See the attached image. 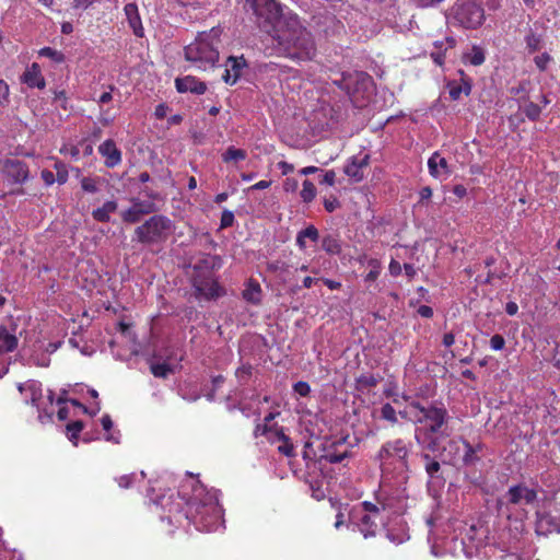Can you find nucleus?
I'll return each instance as SVG.
<instances>
[{
	"label": "nucleus",
	"instance_id": "nucleus-41",
	"mask_svg": "<svg viewBox=\"0 0 560 560\" xmlns=\"http://www.w3.org/2000/svg\"><path fill=\"white\" fill-rule=\"evenodd\" d=\"M39 55L52 59L56 62H62L65 57L61 52L51 47H44L39 50Z\"/></svg>",
	"mask_w": 560,
	"mask_h": 560
},
{
	"label": "nucleus",
	"instance_id": "nucleus-64",
	"mask_svg": "<svg viewBox=\"0 0 560 560\" xmlns=\"http://www.w3.org/2000/svg\"><path fill=\"white\" fill-rule=\"evenodd\" d=\"M518 311V306L515 302H508L506 305H505V312L510 315V316H513L517 313Z\"/></svg>",
	"mask_w": 560,
	"mask_h": 560
},
{
	"label": "nucleus",
	"instance_id": "nucleus-52",
	"mask_svg": "<svg viewBox=\"0 0 560 560\" xmlns=\"http://www.w3.org/2000/svg\"><path fill=\"white\" fill-rule=\"evenodd\" d=\"M9 96V85L0 80V106H3L8 102Z\"/></svg>",
	"mask_w": 560,
	"mask_h": 560
},
{
	"label": "nucleus",
	"instance_id": "nucleus-13",
	"mask_svg": "<svg viewBox=\"0 0 560 560\" xmlns=\"http://www.w3.org/2000/svg\"><path fill=\"white\" fill-rule=\"evenodd\" d=\"M247 66V62L243 56L241 57H229L225 62V71L222 75L223 81L226 84H235L240 79L243 69Z\"/></svg>",
	"mask_w": 560,
	"mask_h": 560
},
{
	"label": "nucleus",
	"instance_id": "nucleus-59",
	"mask_svg": "<svg viewBox=\"0 0 560 560\" xmlns=\"http://www.w3.org/2000/svg\"><path fill=\"white\" fill-rule=\"evenodd\" d=\"M42 178L43 180L47 184V185H51L55 183V175L52 172L48 171V170H44L42 172Z\"/></svg>",
	"mask_w": 560,
	"mask_h": 560
},
{
	"label": "nucleus",
	"instance_id": "nucleus-12",
	"mask_svg": "<svg viewBox=\"0 0 560 560\" xmlns=\"http://www.w3.org/2000/svg\"><path fill=\"white\" fill-rule=\"evenodd\" d=\"M18 389L21 394L24 395V399L26 404H31L35 406L39 412L38 419L43 422L44 417L40 412V408L38 406V401L43 396L42 384L38 381L30 380L25 383H20L18 385Z\"/></svg>",
	"mask_w": 560,
	"mask_h": 560
},
{
	"label": "nucleus",
	"instance_id": "nucleus-34",
	"mask_svg": "<svg viewBox=\"0 0 560 560\" xmlns=\"http://www.w3.org/2000/svg\"><path fill=\"white\" fill-rule=\"evenodd\" d=\"M463 443L465 446L463 462L467 466L474 465L477 460H479V457L476 455V448L465 440L463 441Z\"/></svg>",
	"mask_w": 560,
	"mask_h": 560
},
{
	"label": "nucleus",
	"instance_id": "nucleus-55",
	"mask_svg": "<svg viewBox=\"0 0 560 560\" xmlns=\"http://www.w3.org/2000/svg\"><path fill=\"white\" fill-rule=\"evenodd\" d=\"M388 269H389V273L392 276L396 277V276L400 275L402 267L397 260L393 259L389 264Z\"/></svg>",
	"mask_w": 560,
	"mask_h": 560
},
{
	"label": "nucleus",
	"instance_id": "nucleus-50",
	"mask_svg": "<svg viewBox=\"0 0 560 560\" xmlns=\"http://www.w3.org/2000/svg\"><path fill=\"white\" fill-rule=\"evenodd\" d=\"M505 340L501 335H494L490 339V347L493 350H502L504 348Z\"/></svg>",
	"mask_w": 560,
	"mask_h": 560
},
{
	"label": "nucleus",
	"instance_id": "nucleus-62",
	"mask_svg": "<svg viewBox=\"0 0 560 560\" xmlns=\"http://www.w3.org/2000/svg\"><path fill=\"white\" fill-rule=\"evenodd\" d=\"M455 342V337L452 332H447L443 336V340H442V343L446 347V348H450L454 345Z\"/></svg>",
	"mask_w": 560,
	"mask_h": 560
},
{
	"label": "nucleus",
	"instance_id": "nucleus-11",
	"mask_svg": "<svg viewBox=\"0 0 560 560\" xmlns=\"http://www.w3.org/2000/svg\"><path fill=\"white\" fill-rule=\"evenodd\" d=\"M505 498L508 504L533 505L537 500V491L524 483H518L509 488Z\"/></svg>",
	"mask_w": 560,
	"mask_h": 560
},
{
	"label": "nucleus",
	"instance_id": "nucleus-25",
	"mask_svg": "<svg viewBox=\"0 0 560 560\" xmlns=\"http://www.w3.org/2000/svg\"><path fill=\"white\" fill-rule=\"evenodd\" d=\"M243 298L252 304H259L261 301L260 284L254 280H249L243 291Z\"/></svg>",
	"mask_w": 560,
	"mask_h": 560
},
{
	"label": "nucleus",
	"instance_id": "nucleus-6",
	"mask_svg": "<svg viewBox=\"0 0 560 560\" xmlns=\"http://www.w3.org/2000/svg\"><path fill=\"white\" fill-rule=\"evenodd\" d=\"M189 513L194 524L205 532L215 530L222 516V510L214 495H209L206 501H201L195 494Z\"/></svg>",
	"mask_w": 560,
	"mask_h": 560
},
{
	"label": "nucleus",
	"instance_id": "nucleus-36",
	"mask_svg": "<svg viewBox=\"0 0 560 560\" xmlns=\"http://www.w3.org/2000/svg\"><path fill=\"white\" fill-rule=\"evenodd\" d=\"M142 215L143 210H137L133 205L121 213L122 220L128 223L139 222Z\"/></svg>",
	"mask_w": 560,
	"mask_h": 560
},
{
	"label": "nucleus",
	"instance_id": "nucleus-46",
	"mask_svg": "<svg viewBox=\"0 0 560 560\" xmlns=\"http://www.w3.org/2000/svg\"><path fill=\"white\" fill-rule=\"evenodd\" d=\"M448 93L453 101L460 98L463 93V85L460 83L452 82L448 84Z\"/></svg>",
	"mask_w": 560,
	"mask_h": 560
},
{
	"label": "nucleus",
	"instance_id": "nucleus-9",
	"mask_svg": "<svg viewBox=\"0 0 560 560\" xmlns=\"http://www.w3.org/2000/svg\"><path fill=\"white\" fill-rule=\"evenodd\" d=\"M3 180L9 185H21L28 179L27 165L18 159H7L2 165Z\"/></svg>",
	"mask_w": 560,
	"mask_h": 560
},
{
	"label": "nucleus",
	"instance_id": "nucleus-23",
	"mask_svg": "<svg viewBox=\"0 0 560 560\" xmlns=\"http://www.w3.org/2000/svg\"><path fill=\"white\" fill-rule=\"evenodd\" d=\"M354 81L357 88L353 91V102H355L358 106H363L362 103H359L355 94L359 92V89H362L366 94H371L373 90V80L368 73L358 72L354 77Z\"/></svg>",
	"mask_w": 560,
	"mask_h": 560
},
{
	"label": "nucleus",
	"instance_id": "nucleus-45",
	"mask_svg": "<svg viewBox=\"0 0 560 560\" xmlns=\"http://www.w3.org/2000/svg\"><path fill=\"white\" fill-rule=\"evenodd\" d=\"M132 205L136 207L137 210H143V215L154 212L155 210L154 203L151 201L133 200Z\"/></svg>",
	"mask_w": 560,
	"mask_h": 560
},
{
	"label": "nucleus",
	"instance_id": "nucleus-4",
	"mask_svg": "<svg viewBox=\"0 0 560 560\" xmlns=\"http://www.w3.org/2000/svg\"><path fill=\"white\" fill-rule=\"evenodd\" d=\"M218 33L212 28L209 33H201L195 42L184 49L185 58L201 70L212 68L219 60Z\"/></svg>",
	"mask_w": 560,
	"mask_h": 560
},
{
	"label": "nucleus",
	"instance_id": "nucleus-40",
	"mask_svg": "<svg viewBox=\"0 0 560 560\" xmlns=\"http://www.w3.org/2000/svg\"><path fill=\"white\" fill-rule=\"evenodd\" d=\"M281 444L278 446V452L288 456L292 457L294 456V447L290 440V438L285 434V440H281Z\"/></svg>",
	"mask_w": 560,
	"mask_h": 560
},
{
	"label": "nucleus",
	"instance_id": "nucleus-17",
	"mask_svg": "<svg viewBox=\"0 0 560 560\" xmlns=\"http://www.w3.org/2000/svg\"><path fill=\"white\" fill-rule=\"evenodd\" d=\"M98 152L105 158L107 167H115L121 162V152L112 139L105 140L100 147Z\"/></svg>",
	"mask_w": 560,
	"mask_h": 560
},
{
	"label": "nucleus",
	"instance_id": "nucleus-31",
	"mask_svg": "<svg viewBox=\"0 0 560 560\" xmlns=\"http://www.w3.org/2000/svg\"><path fill=\"white\" fill-rule=\"evenodd\" d=\"M464 59L472 66H480L485 62L483 50L477 46H474L471 51L464 56Z\"/></svg>",
	"mask_w": 560,
	"mask_h": 560
},
{
	"label": "nucleus",
	"instance_id": "nucleus-3",
	"mask_svg": "<svg viewBox=\"0 0 560 560\" xmlns=\"http://www.w3.org/2000/svg\"><path fill=\"white\" fill-rule=\"evenodd\" d=\"M287 55L291 59L311 60L315 56V44L311 33L295 18H290L280 36Z\"/></svg>",
	"mask_w": 560,
	"mask_h": 560
},
{
	"label": "nucleus",
	"instance_id": "nucleus-47",
	"mask_svg": "<svg viewBox=\"0 0 560 560\" xmlns=\"http://www.w3.org/2000/svg\"><path fill=\"white\" fill-rule=\"evenodd\" d=\"M340 201L335 196H330L329 198L324 199V208L327 212L331 213L340 208Z\"/></svg>",
	"mask_w": 560,
	"mask_h": 560
},
{
	"label": "nucleus",
	"instance_id": "nucleus-22",
	"mask_svg": "<svg viewBox=\"0 0 560 560\" xmlns=\"http://www.w3.org/2000/svg\"><path fill=\"white\" fill-rule=\"evenodd\" d=\"M10 332L5 326H0V352H12L18 347V338L15 336V327Z\"/></svg>",
	"mask_w": 560,
	"mask_h": 560
},
{
	"label": "nucleus",
	"instance_id": "nucleus-49",
	"mask_svg": "<svg viewBox=\"0 0 560 560\" xmlns=\"http://www.w3.org/2000/svg\"><path fill=\"white\" fill-rule=\"evenodd\" d=\"M293 389L296 394H299L302 397H305L310 394L311 387L306 382L300 381L294 384Z\"/></svg>",
	"mask_w": 560,
	"mask_h": 560
},
{
	"label": "nucleus",
	"instance_id": "nucleus-43",
	"mask_svg": "<svg viewBox=\"0 0 560 560\" xmlns=\"http://www.w3.org/2000/svg\"><path fill=\"white\" fill-rule=\"evenodd\" d=\"M369 265L372 267V269L370 270V272L366 275L365 277V280L366 281H374L377 279V277L380 276V272H381V265H380V261L377 259H371L369 261Z\"/></svg>",
	"mask_w": 560,
	"mask_h": 560
},
{
	"label": "nucleus",
	"instance_id": "nucleus-54",
	"mask_svg": "<svg viewBox=\"0 0 560 560\" xmlns=\"http://www.w3.org/2000/svg\"><path fill=\"white\" fill-rule=\"evenodd\" d=\"M133 477L135 475L131 474V475H124L121 477L118 478V485L119 487L121 488H129L133 481Z\"/></svg>",
	"mask_w": 560,
	"mask_h": 560
},
{
	"label": "nucleus",
	"instance_id": "nucleus-14",
	"mask_svg": "<svg viewBox=\"0 0 560 560\" xmlns=\"http://www.w3.org/2000/svg\"><path fill=\"white\" fill-rule=\"evenodd\" d=\"M428 168L431 176L440 179L446 178L452 172L446 159L441 156L439 152H434L429 158Z\"/></svg>",
	"mask_w": 560,
	"mask_h": 560
},
{
	"label": "nucleus",
	"instance_id": "nucleus-21",
	"mask_svg": "<svg viewBox=\"0 0 560 560\" xmlns=\"http://www.w3.org/2000/svg\"><path fill=\"white\" fill-rule=\"evenodd\" d=\"M124 11L135 35L141 37L143 35V27L141 25V19L138 13L137 5L135 3H127Z\"/></svg>",
	"mask_w": 560,
	"mask_h": 560
},
{
	"label": "nucleus",
	"instance_id": "nucleus-42",
	"mask_svg": "<svg viewBox=\"0 0 560 560\" xmlns=\"http://www.w3.org/2000/svg\"><path fill=\"white\" fill-rule=\"evenodd\" d=\"M299 234L303 237V238H308L311 240L312 242H317L318 238H319V233H318V230L314 226V225H308L307 228H305L304 230H301L299 232Z\"/></svg>",
	"mask_w": 560,
	"mask_h": 560
},
{
	"label": "nucleus",
	"instance_id": "nucleus-39",
	"mask_svg": "<svg viewBox=\"0 0 560 560\" xmlns=\"http://www.w3.org/2000/svg\"><path fill=\"white\" fill-rule=\"evenodd\" d=\"M381 417L392 423L397 422V413L390 404H385L381 408Z\"/></svg>",
	"mask_w": 560,
	"mask_h": 560
},
{
	"label": "nucleus",
	"instance_id": "nucleus-33",
	"mask_svg": "<svg viewBox=\"0 0 560 560\" xmlns=\"http://www.w3.org/2000/svg\"><path fill=\"white\" fill-rule=\"evenodd\" d=\"M348 456L349 452L347 450H345L343 452L326 450L325 454L322 455V458H324L328 463L336 464L342 462Z\"/></svg>",
	"mask_w": 560,
	"mask_h": 560
},
{
	"label": "nucleus",
	"instance_id": "nucleus-56",
	"mask_svg": "<svg viewBox=\"0 0 560 560\" xmlns=\"http://www.w3.org/2000/svg\"><path fill=\"white\" fill-rule=\"evenodd\" d=\"M418 314L421 316V317H424V318H430L433 316V310L432 307L428 306V305H421L419 306V308L417 310Z\"/></svg>",
	"mask_w": 560,
	"mask_h": 560
},
{
	"label": "nucleus",
	"instance_id": "nucleus-60",
	"mask_svg": "<svg viewBox=\"0 0 560 560\" xmlns=\"http://www.w3.org/2000/svg\"><path fill=\"white\" fill-rule=\"evenodd\" d=\"M268 428L269 425L268 424H260L258 423L254 430V436L255 438H258L259 435H265L266 436V433L268 431Z\"/></svg>",
	"mask_w": 560,
	"mask_h": 560
},
{
	"label": "nucleus",
	"instance_id": "nucleus-26",
	"mask_svg": "<svg viewBox=\"0 0 560 560\" xmlns=\"http://www.w3.org/2000/svg\"><path fill=\"white\" fill-rule=\"evenodd\" d=\"M421 458L425 462L424 470L430 480H434L440 478L441 464L435 458H433L430 454L423 453L421 454Z\"/></svg>",
	"mask_w": 560,
	"mask_h": 560
},
{
	"label": "nucleus",
	"instance_id": "nucleus-16",
	"mask_svg": "<svg viewBox=\"0 0 560 560\" xmlns=\"http://www.w3.org/2000/svg\"><path fill=\"white\" fill-rule=\"evenodd\" d=\"M370 156H353L345 166V173L354 182H360L364 177V168L369 165Z\"/></svg>",
	"mask_w": 560,
	"mask_h": 560
},
{
	"label": "nucleus",
	"instance_id": "nucleus-61",
	"mask_svg": "<svg viewBox=\"0 0 560 560\" xmlns=\"http://www.w3.org/2000/svg\"><path fill=\"white\" fill-rule=\"evenodd\" d=\"M101 422L105 431H109L113 428V421L109 415H104L101 419Z\"/></svg>",
	"mask_w": 560,
	"mask_h": 560
},
{
	"label": "nucleus",
	"instance_id": "nucleus-53",
	"mask_svg": "<svg viewBox=\"0 0 560 560\" xmlns=\"http://www.w3.org/2000/svg\"><path fill=\"white\" fill-rule=\"evenodd\" d=\"M322 184H326L328 186H334L335 183H336V173L335 171L330 170V171H327L324 176H323V179L320 182Z\"/></svg>",
	"mask_w": 560,
	"mask_h": 560
},
{
	"label": "nucleus",
	"instance_id": "nucleus-5",
	"mask_svg": "<svg viewBox=\"0 0 560 560\" xmlns=\"http://www.w3.org/2000/svg\"><path fill=\"white\" fill-rule=\"evenodd\" d=\"M173 230V222L167 217L154 214L137 226L133 241L143 245H156L165 242Z\"/></svg>",
	"mask_w": 560,
	"mask_h": 560
},
{
	"label": "nucleus",
	"instance_id": "nucleus-10",
	"mask_svg": "<svg viewBox=\"0 0 560 560\" xmlns=\"http://www.w3.org/2000/svg\"><path fill=\"white\" fill-rule=\"evenodd\" d=\"M192 287L198 299L214 300L225 294L224 289L211 277H194Z\"/></svg>",
	"mask_w": 560,
	"mask_h": 560
},
{
	"label": "nucleus",
	"instance_id": "nucleus-57",
	"mask_svg": "<svg viewBox=\"0 0 560 560\" xmlns=\"http://www.w3.org/2000/svg\"><path fill=\"white\" fill-rule=\"evenodd\" d=\"M279 170H281V173L283 175H288L293 172L294 166L285 161H281L278 163Z\"/></svg>",
	"mask_w": 560,
	"mask_h": 560
},
{
	"label": "nucleus",
	"instance_id": "nucleus-8",
	"mask_svg": "<svg viewBox=\"0 0 560 560\" xmlns=\"http://www.w3.org/2000/svg\"><path fill=\"white\" fill-rule=\"evenodd\" d=\"M246 11H252L259 26L273 24L282 13L281 5L276 0H246Z\"/></svg>",
	"mask_w": 560,
	"mask_h": 560
},
{
	"label": "nucleus",
	"instance_id": "nucleus-2",
	"mask_svg": "<svg viewBox=\"0 0 560 560\" xmlns=\"http://www.w3.org/2000/svg\"><path fill=\"white\" fill-rule=\"evenodd\" d=\"M411 446V443L404 439L387 441L381 446L377 458L384 481L393 480L397 486L407 482L409 478L408 456Z\"/></svg>",
	"mask_w": 560,
	"mask_h": 560
},
{
	"label": "nucleus",
	"instance_id": "nucleus-27",
	"mask_svg": "<svg viewBox=\"0 0 560 560\" xmlns=\"http://www.w3.org/2000/svg\"><path fill=\"white\" fill-rule=\"evenodd\" d=\"M322 248L330 255H338L341 253V242L335 235H326L322 240Z\"/></svg>",
	"mask_w": 560,
	"mask_h": 560
},
{
	"label": "nucleus",
	"instance_id": "nucleus-15",
	"mask_svg": "<svg viewBox=\"0 0 560 560\" xmlns=\"http://www.w3.org/2000/svg\"><path fill=\"white\" fill-rule=\"evenodd\" d=\"M175 86L179 93L190 92L197 95L203 94L207 90V85L205 82L199 81L198 79L191 75L177 78L175 80Z\"/></svg>",
	"mask_w": 560,
	"mask_h": 560
},
{
	"label": "nucleus",
	"instance_id": "nucleus-44",
	"mask_svg": "<svg viewBox=\"0 0 560 560\" xmlns=\"http://www.w3.org/2000/svg\"><path fill=\"white\" fill-rule=\"evenodd\" d=\"M81 187L84 191L94 194L98 190L96 180L91 177H83L81 179Z\"/></svg>",
	"mask_w": 560,
	"mask_h": 560
},
{
	"label": "nucleus",
	"instance_id": "nucleus-58",
	"mask_svg": "<svg viewBox=\"0 0 560 560\" xmlns=\"http://www.w3.org/2000/svg\"><path fill=\"white\" fill-rule=\"evenodd\" d=\"M54 101L60 103V106L66 109L67 97H66V92L65 91H57V92H55Z\"/></svg>",
	"mask_w": 560,
	"mask_h": 560
},
{
	"label": "nucleus",
	"instance_id": "nucleus-30",
	"mask_svg": "<svg viewBox=\"0 0 560 560\" xmlns=\"http://www.w3.org/2000/svg\"><path fill=\"white\" fill-rule=\"evenodd\" d=\"M247 156V153L245 150L236 149L234 147H229L224 154L222 155V159L224 162H231V161H243Z\"/></svg>",
	"mask_w": 560,
	"mask_h": 560
},
{
	"label": "nucleus",
	"instance_id": "nucleus-37",
	"mask_svg": "<svg viewBox=\"0 0 560 560\" xmlns=\"http://www.w3.org/2000/svg\"><path fill=\"white\" fill-rule=\"evenodd\" d=\"M151 372L155 377L165 378L172 372V369L166 363H155L151 365Z\"/></svg>",
	"mask_w": 560,
	"mask_h": 560
},
{
	"label": "nucleus",
	"instance_id": "nucleus-63",
	"mask_svg": "<svg viewBox=\"0 0 560 560\" xmlns=\"http://www.w3.org/2000/svg\"><path fill=\"white\" fill-rule=\"evenodd\" d=\"M431 58L439 66H442L444 63V54L441 51H432Z\"/></svg>",
	"mask_w": 560,
	"mask_h": 560
},
{
	"label": "nucleus",
	"instance_id": "nucleus-38",
	"mask_svg": "<svg viewBox=\"0 0 560 560\" xmlns=\"http://www.w3.org/2000/svg\"><path fill=\"white\" fill-rule=\"evenodd\" d=\"M523 110L527 118H529L530 120H537L541 114V108L539 107V105L533 102L527 103L524 106Z\"/></svg>",
	"mask_w": 560,
	"mask_h": 560
},
{
	"label": "nucleus",
	"instance_id": "nucleus-51",
	"mask_svg": "<svg viewBox=\"0 0 560 560\" xmlns=\"http://www.w3.org/2000/svg\"><path fill=\"white\" fill-rule=\"evenodd\" d=\"M234 222V214L232 211L224 210L221 215V228H229Z\"/></svg>",
	"mask_w": 560,
	"mask_h": 560
},
{
	"label": "nucleus",
	"instance_id": "nucleus-29",
	"mask_svg": "<svg viewBox=\"0 0 560 560\" xmlns=\"http://www.w3.org/2000/svg\"><path fill=\"white\" fill-rule=\"evenodd\" d=\"M266 438L270 443H278L281 440H285V433L282 427L278 424L269 425L268 431L266 433Z\"/></svg>",
	"mask_w": 560,
	"mask_h": 560
},
{
	"label": "nucleus",
	"instance_id": "nucleus-48",
	"mask_svg": "<svg viewBox=\"0 0 560 560\" xmlns=\"http://www.w3.org/2000/svg\"><path fill=\"white\" fill-rule=\"evenodd\" d=\"M534 61H535V65L537 66V68L539 70L544 71L547 69V66L550 61V56L547 52H544L539 56H536L534 58Z\"/></svg>",
	"mask_w": 560,
	"mask_h": 560
},
{
	"label": "nucleus",
	"instance_id": "nucleus-20",
	"mask_svg": "<svg viewBox=\"0 0 560 560\" xmlns=\"http://www.w3.org/2000/svg\"><path fill=\"white\" fill-rule=\"evenodd\" d=\"M23 82L30 88H45V79L42 75L40 67L36 62L32 63V66L26 69L23 74Z\"/></svg>",
	"mask_w": 560,
	"mask_h": 560
},
{
	"label": "nucleus",
	"instance_id": "nucleus-1",
	"mask_svg": "<svg viewBox=\"0 0 560 560\" xmlns=\"http://www.w3.org/2000/svg\"><path fill=\"white\" fill-rule=\"evenodd\" d=\"M399 415L416 424V442L432 453L440 451L441 439L451 435V416L442 402L411 400Z\"/></svg>",
	"mask_w": 560,
	"mask_h": 560
},
{
	"label": "nucleus",
	"instance_id": "nucleus-28",
	"mask_svg": "<svg viewBox=\"0 0 560 560\" xmlns=\"http://www.w3.org/2000/svg\"><path fill=\"white\" fill-rule=\"evenodd\" d=\"M83 428L84 423L81 420L72 421L66 427L68 439L73 443L74 446L78 445V438Z\"/></svg>",
	"mask_w": 560,
	"mask_h": 560
},
{
	"label": "nucleus",
	"instance_id": "nucleus-18",
	"mask_svg": "<svg viewBox=\"0 0 560 560\" xmlns=\"http://www.w3.org/2000/svg\"><path fill=\"white\" fill-rule=\"evenodd\" d=\"M381 515L364 514L361 516L358 527L364 538L374 537L380 528Z\"/></svg>",
	"mask_w": 560,
	"mask_h": 560
},
{
	"label": "nucleus",
	"instance_id": "nucleus-24",
	"mask_svg": "<svg viewBox=\"0 0 560 560\" xmlns=\"http://www.w3.org/2000/svg\"><path fill=\"white\" fill-rule=\"evenodd\" d=\"M117 210V202L109 200L106 201L102 207L93 210L92 217L98 222H108L110 214Z\"/></svg>",
	"mask_w": 560,
	"mask_h": 560
},
{
	"label": "nucleus",
	"instance_id": "nucleus-32",
	"mask_svg": "<svg viewBox=\"0 0 560 560\" xmlns=\"http://www.w3.org/2000/svg\"><path fill=\"white\" fill-rule=\"evenodd\" d=\"M316 196V188L314 186V184L308 180V179H305L303 182V188L301 190V198L304 202H311Z\"/></svg>",
	"mask_w": 560,
	"mask_h": 560
},
{
	"label": "nucleus",
	"instance_id": "nucleus-19",
	"mask_svg": "<svg viewBox=\"0 0 560 560\" xmlns=\"http://www.w3.org/2000/svg\"><path fill=\"white\" fill-rule=\"evenodd\" d=\"M537 533L547 534V533H560V520H557L555 516L548 513H537Z\"/></svg>",
	"mask_w": 560,
	"mask_h": 560
},
{
	"label": "nucleus",
	"instance_id": "nucleus-7",
	"mask_svg": "<svg viewBox=\"0 0 560 560\" xmlns=\"http://www.w3.org/2000/svg\"><path fill=\"white\" fill-rule=\"evenodd\" d=\"M456 23L465 28H477L485 20L482 0H457L451 9Z\"/></svg>",
	"mask_w": 560,
	"mask_h": 560
},
{
	"label": "nucleus",
	"instance_id": "nucleus-35",
	"mask_svg": "<svg viewBox=\"0 0 560 560\" xmlns=\"http://www.w3.org/2000/svg\"><path fill=\"white\" fill-rule=\"evenodd\" d=\"M525 43L529 52L537 51L541 48V37L540 35H537L534 32H529L526 35Z\"/></svg>",
	"mask_w": 560,
	"mask_h": 560
}]
</instances>
